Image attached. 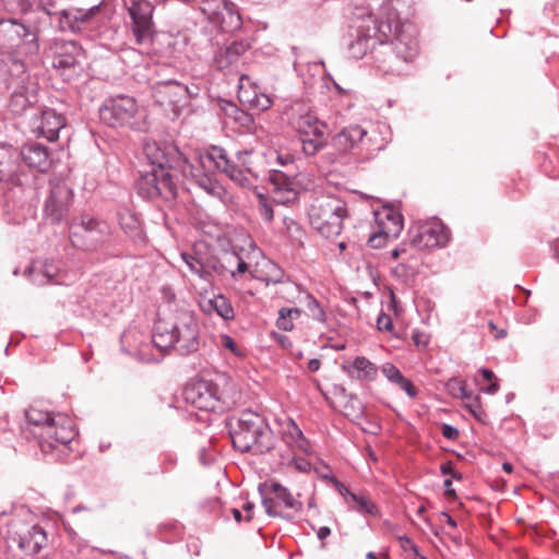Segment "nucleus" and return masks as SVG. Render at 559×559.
<instances>
[{
    "label": "nucleus",
    "mask_w": 559,
    "mask_h": 559,
    "mask_svg": "<svg viewBox=\"0 0 559 559\" xmlns=\"http://www.w3.org/2000/svg\"><path fill=\"white\" fill-rule=\"evenodd\" d=\"M390 41L395 59L412 61L418 53L417 28L402 22L396 12L386 11V21H379L367 9L356 8L346 43L350 58L361 59L377 44Z\"/></svg>",
    "instance_id": "nucleus-1"
},
{
    "label": "nucleus",
    "mask_w": 559,
    "mask_h": 559,
    "mask_svg": "<svg viewBox=\"0 0 559 559\" xmlns=\"http://www.w3.org/2000/svg\"><path fill=\"white\" fill-rule=\"evenodd\" d=\"M145 154L151 162V170L145 171L138 180L139 193L148 199L157 197L165 200L175 199L177 185L170 170L178 168L181 152L173 144L162 147L153 143L145 145Z\"/></svg>",
    "instance_id": "nucleus-2"
},
{
    "label": "nucleus",
    "mask_w": 559,
    "mask_h": 559,
    "mask_svg": "<svg viewBox=\"0 0 559 559\" xmlns=\"http://www.w3.org/2000/svg\"><path fill=\"white\" fill-rule=\"evenodd\" d=\"M199 324L190 310H178L170 320L158 319L154 324L153 343L160 350L176 349L180 355L198 350Z\"/></svg>",
    "instance_id": "nucleus-3"
},
{
    "label": "nucleus",
    "mask_w": 559,
    "mask_h": 559,
    "mask_svg": "<svg viewBox=\"0 0 559 559\" xmlns=\"http://www.w3.org/2000/svg\"><path fill=\"white\" fill-rule=\"evenodd\" d=\"M183 399L199 409L216 412L228 409L240 400L236 383L225 373L214 379H198L183 389Z\"/></svg>",
    "instance_id": "nucleus-4"
},
{
    "label": "nucleus",
    "mask_w": 559,
    "mask_h": 559,
    "mask_svg": "<svg viewBox=\"0 0 559 559\" xmlns=\"http://www.w3.org/2000/svg\"><path fill=\"white\" fill-rule=\"evenodd\" d=\"M27 429L38 440L44 453L58 445L69 444L76 436L72 420L63 415L52 417L41 409L29 407L25 412Z\"/></svg>",
    "instance_id": "nucleus-5"
},
{
    "label": "nucleus",
    "mask_w": 559,
    "mask_h": 559,
    "mask_svg": "<svg viewBox=\"0 0 559 559\" xmlns=\"http://www.w3.org/2000/svg\"><path fill=\"white\" fill-rule=\"evenodd\" d=\"M234 447L241 452L262 454L274 447L273 432L264 418L251 411H243L231 425Z\"/></svg>",
    "instance_id": "nucleus-6"
},
{
    "label": "nucleus",
    "mask_w": 559,
    "mask_h": 559,
    "mask_svg": "<svg viewBox=\"0 0 559 559\" xmlns=\"http://www.w3.org/2000/svg\"><path fill=\"white\" fill-rule=\"evenodd\" d=\"M385 140L376 130L368 131L359 124L343 128L331 140V146L341 155L353 154L369 159L385 147Z\"/></svg>",
    "instance_id": "nucleus-7"
},
{
    "label": "nucleus",
    "mask_w": 559,
    "mask_h": 559,
    "mask_svg": "<svg viewBox=\"0 0 559 559\" xmlns=\"http://www.w3.org/2000/svg\"><path fill=\"white\" fill-rule=\"evenodd\" d=\"M181 259L193 274L207 284L213 283L215 275L224 276L229 273L235 277L248 270V264L235 252H225L221 259L182 252Z\"/></svg>",
    "instance_id": "nucleus-8"
},
{
    "label": "nucleus",
    "mask_w": 559,
    "mask_h": 559,
    "mask_svg": "<svg viewBox=\"0 0 559 559\" xmlns=\"http://www.w3.org/2000/svg\"><path fill=\"white\" fill-rule=\"evenodd\" d=\"M289 123L299 132L302 151L313 156L326 144V124L320 121L301 102L292 104L285 111Z\"/></svg>",
    "instance_id": "nucleus-9"
},
{
    "label": "nucleus",
    "mask_w": 559,
    "mask_h": 559,
    "mask_svg": "<svg viewBox=\"0 0 559 559\" xmlns=\"http://www.w3.org/2000/svg\"><path fill=\"white\" fill-rule=\"evenodd\" d=\"M346 203L335 195L317 197L308 211L311 226L323 237H337L347 217Z\"/></svg>",
    "instance_id": "nucleus-10"
},
{
    "label": "nucleus",
    "mask_w": 559,
    "mask_h": 559,
    "mask_svg": "<svg viewBox=\"0 0 559 559\" xmlns=\"http://www.w3.org/2000/svg\"><path fill=\"white\" fill-rule=\"evenodd\" d=\"M0 182L7 185L21 199L35 197L33 176L20 171L19 153L7 144H0Z\"/></svg>",
    "instance_id": "nucleus-11"
},
{
    "label": "nucleus",
    "mask_w": 559,
    "mask_h": 559,
    "mask_svg": "<svg viewBox=\"0 0 559 559\" xmlns=\"http://www.w3.org/2000/svg\"><path fill=\"white\" fill-rule=\"evenodd\" d=\"M0 49L16 57L33 56L38 51L36 33L16 20H1Z\"/></svg>",
    "instance_id": "nucleus-12"
},
{
    "label": "nucleus",
    "mask_w": 559,
    "mask_h": 559,
    "mask_svg": "<svg viewBox=\"0 0 559 559\" xmlns=\"http://www.w3.org/2000/svg\"><path fill=\"white\" fill-rule=\"evenodd\" d=\"M124 5L132 21L131 31L136 45L152 44L155 36L154 5L150 0H124Z\"/></svg>",
    "instance_id": "nucleus-13"
},
{
    "label": "nucleus",
    "mask_w": 559,
    "mask_h": 559,
    "mask_svg": "<svg viewBox=\"0 0 559 559\" xmlns=\"http://www.w3.org/2000/svg\"><path fill=\"white\" fill-rule=\"evenodd\" d=\"M139 106L136 100L128 95H117L107 98L99 108L100 120L114 128L131 126Z\"/></svg>",
    "instance_id": "nucleus-14"
},
{
    "label": "nucleus",
    "mask_w": 559,
    "mask_h": 559,
    "mask_svg": "<svg viewBox=\"0 0 559 559\" xmlns=\"http://www.w3.org/2000/svg\"><path fill=\"white\" fill-rule=\"evenodd\" d=\"M109 233L105 222L88 215H82L79 221L70 224V239L75 247L93 249Z\"/></svg>",
    "instance_id": "nucleus-15"
},
{
    "label": "nucleus",
    "mask_w": 559,
    "mask_h": 559,
    "mask_svg": "<svg viewBox=\"0 0 559 559\" xmlns=\"http://www.w3.org/2000/svg\"><path fill=\"white\" fill-rule=\"evenodd\" d=\"M259 492L262 497V506L270 516L286 518L278 510L280 503L285 508L299 512L302 510V502L295 498L293 493L277 481L264 483L259 486Z\"/></svg>",
    "instance_id": "nucleus-16"
},
{
    "label": "nucleus",
    "mask_w": 559,
    "mask_h": 559,
    "mask_svg": "<svg viewBox=\"0 0 559 559\" xmlns=\"http://www.w3.org/2000/svg\"><path fill=\"white\" fill-rule=\"evenodd\" d=\"M73 200L72 189L58 179L50 181L49 194L44 204V214L51 223H60L69 214Z\"/></svg>",
    "instance_id": "nucleus-17"
},
{
    "label": "nucleus",
    "mask_w": 559,
    "mask_h": 559,
    "mask_svg": "<svg viewBox=\"0 0 559 559\" xmlns=\"http://www.w3.org/2000/svg\"><path fill=\"white\" fill-rule=\"evenodd\" d=\"M47 13L56 16L59 22V27L62 31L79 32L83 26L88 23L99 11V5H93L88 9H81L75 7L59 8L56 2H47Z\"/></svg>",
    "instance_id": "nucleus-18"
},
{
    "label": "nucleus",
    "mask_w": 559,
    "mask_h": 559,
    "mask_svg": "<svg viewBox=\"0 0 559 559\" xmlns=\"http://www.w3.org/2000/svg\"><path fill=\"white\" fill-rule=\"evenodd\" d=\"M250 46L247 39H239L218 47L214 51L212 66L224 74L236 73Z\"/></svg>",
    "instance_id": "nucleus-19"
},
{
    "label": "nucleus",
    "mask_w": 559,
    "mask_h": 559,
    "mask_svg": "<svg viewBox=\"0 0 559 559\" xmlns=\"http://www.w3.org/2000/svg\"><path fill=\"white\" fill-rule=\"evenodd\" d=\"M411 245L418 249L443 247L449 240V231L438 219L426 222L411 229Z\"/></svg>",
    "instance_id": "nucleus-20"
},
{
    "label": "nucleus",
    "mask_w": 559,
    "mask_h": 559,
    "mask_svg": "<svg viewBox=\"0 0 559 559\" xmlns=\"http://www.w3.org/2000/svg\"><path fill=\"white\" fill-rule=\"evenodd\" d=\"M178 168H180L183 176L191 178L206 193L221 198L225 192L223 186L211 174L200 167L199 164L190 163L182 154L181 158L178 159Z\"/></svg>",
    "instance_id": "nucleus-21"
},
{
    "label": "nucleus",
    "mask_w": 559,
    "mask_h": 559,
    "mask_svg": "<svg viewBox=\"0 0 559 559\" xmlns=\"http://www.w3.org/2000/svg\"><path fill=\"white\" fill-rule=\"evenodd\" d=\"M190 88L175 80L160 81L153 86V96L160 105L179 107L189 102Z\"/></svg>",
    "instance_id": "nucleus-22"
},
{
    "label": "nucleus",
    "mask_w": 559,
    "mask_h": 559,
    "mask_svg": "<svg viewBox=\"0 0 559 559\" xmlns=\"http://www.w3.org/2000/svg\"><path fill=\"white\" fill-rule=\"evenodd\" d=\"M66 126L62 115L52 109H45L32 120L33 132L37 136L46 138L52 142L58 139L59 131Z\"/></svg>",
    "instance_id": "nucleus-23"
},
{
    "label": "nucleus",
    "mask_w": 559,
    "mask_h": 559,
    "mask_svg": "<svg viewBox=\"0 0 559 559\" xmlns=\"http://www.w3.org/2000/svg\"><path fill=\"white\" fill-rule=\"evenodd\" d=\"M47 542L46 532L39 525H33L19 536L17 549L23 554L22 557L35 559L34 556L47 545Z\"/></svg>",
    "instance_id": "nucleus-24"
},
{
    "label": "nucleus",
    "mask_w": 559,
    "mask_h": 559,
    "mask_svg": "<svg viewBox=\"0 0 559 559\" xmlns=\"http://www.w3.org/2000/svg\"><path fill=\"white\" fill-rule=\"evenodd\" d=\"M52 66L58 70H68L74 68L82 53L81 47L72 40L56 41L53 47Z\"/></svg>",
    "instance_id": "nucleus-25"
},
{
    "label": "nucleus",
    "mask_w": 559,
    "mask_h": 559,
    "mask_svg": "<svg viewBox=\"0 0 559 559\" xmlns=\"http://www.w3.org/2000/svg\"><path fill=\"white\" fill-rule=\"evenodd\" d=\"M20 156L28 167L36 168L40 173L47 171L51 164L48 148L36 142L25 144L19 154Z\"/></svg>",
    "instance_id": "nucleus-26"
},
{
    "label": "nucleus",
    "mask_w": 559,
    "mask_h": 559,
    "mask_svg": "<svg viewBox=\"0 0 559 559\" xmlns=\"http://www.w3.org/2000/svg\"><path fill=\"white\" fill-rule=\"evenodd\" d=\"M282 439L293 451H298L304 454L311 453L309 440L304 436L302 431L293 419L287 420L282 432Z\"/></svg>",
    "instance_id": "nucleus-27"
},
{
    "label": "nucleus",
    "mask_w": 559,
    "mask_h": 559,
    "mask_svg": "<svg viewBox=\"0 0 559 559\" xmlns=\"http://www.w3.org/2000/svg\"><path fill=\"white\" fill-rule=\"evenodd\" d=\"M245 81H249V76L241 74L239 78V92L238 97L241 103L248 104L251 109L264 111L273 105L271 97L263 93H258L255 88L253 91L245 88Z\"/></svg>",
    "instance_id": "nucleus-28"
},
{
    "label": "nucleus",
    "mask_w": 559,
    "mask_h": 559,
    "mask_svg": "<svg viewBox=\"0 0 559 559\" xmlns=\"http://www.w3.org/2000/svg\"><path fill=\"white\" fill-rule=\"evenodd\" d=\"M274 186V201L281 204L292 202L297 198V190L294 181L282 171L272 175Z\"/></svg>",
    "instance_id": "nucleus-29"
},
{
    "label": "nucleus",
    "mask_w": 559,
    "mask_h": 559,
    "mask_svg": "<svg viewBox=\"0 0 559 559\" xmlns=\"http://www.w3.org/2000/svg\"><path fill=\"white\" fill-rule=\"evenodd\" d=\"M342 369L352 378L358 380H374L378 369L373 362L364 356H357L352 362L344 364Z\"/></svg>",
    "instance_id": "nucleus-30"
},
{
    "label": "nucleus",
    "mask_w": 559,
    "mask_h": 559,
    "mask_svg": "<svg viewBox=\"0 0 559 559\" xmlns=\"http://www.w3.org/2000/svg\"><path fill=\"white\" fill-rule=\"evenodd\" d=\"M338 404L344 416L359 420L365 416V405L355 394L347 393L344 388L338 390Z\"/></svg>",
    "instance_id": "nucleus-31"
},
{
    "label": "nucleus",
    "mask_w": 559,
    "mask_h": 559,
    "mask_svg": "<svg viewBox=\"0 0 559 559\" xmlns=\"http://www.w3.org/2000/svg\"><path fill=\"white\" fill-rule=\"evenodd\" d=\"M202 311L206 313L215 312L224 320H233L235 311L229 300L223 295H216L213 298H202L200 300Z\"/></svg>",
    "instance_id": "nucleus-32"
},
{
    "label": "nucleus",
    "mask_w": 559,
    "mask_h": 559,
    "mask_svg": "<svg viewBox=\"0 0 559 559\" xmlns=\"http://www.w3.org/2000/svg\"><path fill=\"white\" fill-rule=\"evenodd\" d=\"M242 21L240 13L237 10L235 3L229 1L224 10H221L217 14V21L213 22V25L218 27L223 32H234L241 27Z\"/></svg>",
    "instance_id": "nucleus-33"
},
{
    "label": "nucleus",
    "mask_w": 559,
    "mask_h": 559,
    "mask_svg": "<svg viewBox=\"0 0 559 559\" xmlns=\"http://www.w3.org/2000/svg\"><path fill=\"white\" fill-rule=\"evenodd\" d=\"M221 109L225 117L234 120L245 132H252L254 130L252 116L240 109L235 103L224 100L221 103Z\"/></svg>",
    "instance_id": "nucleus-34"
},
{
    "label": "nucleus",
    "mask_w": 559,
    "mask_h": 559,
    "mask_svg": "<svg viewBox=\"0 0 559 559\" xmlns=\"http://www.w3.org/2000/svg\"><path fill=\"white\" fill-rule=\"evenodd\" d=\"M197 162L204 170H209L212 166H215L223 171L233 160L228 158L223 147L213 146L206 154L200 155Z\"/></svg>",
    "instance_id": "nucleus-35"
},
{
    "label": "nucleus",
    "mask_w": 559,
    "mask_h": 559,
    "mask_svg": "<svg viewBox=\"0 0 559 559\" xmlns=\"http://www.w3.org/2000/svg\"><path fill=\"white\" fill-rule=\"evenodd\" d=\"M35 100L36 96L34 87H21V90L16 88L12 93L9 107L13 114L21 115Z\"/></svg>",
    "instance_id": "nucleus-36"
},
{
    "label": "nucleus",
    "mask_w": 559,
    "mask_h": 559,
    "mask_svg": "<svg viewBox=\"0 0 559 559\" xmlns=\"http://www.w3.org/2000/svg\"><path fill=\"white\" fill-rule=\"evenodd\" d=\"M380 227L384 235L394 239L399 237L403 229V217L400 213L389 212L385 215V221H381Z\"/></svg>",
    "instance_id": "nucleus-37"
},
{
    "label": "nucleus",
    "mask_w": 559,
    "mask_h": 559,
    "mask_svg": "<svg viewBox=\"0 0 559 559\" xmlns=\"http://www.w3.org/2000/svg\"><path fill=\"white\" fill-rule=\"evenodd\" d=\"M349 508L362 515H377L379 513L378 507L364 495H350Z\"/></svg>",
    "instance_id": "nucleus-38"
},
{
    "label": "nucleus",
    "mask_w": 559,
    "mask_h": 559,
    "mask_svg": "<svg viewBox=\"0 0 559 559\" xmlns=\"http://www.w3.org/2000/svg\"><path fill=\"white\" fill-rule=\"evenodd\" d=\"M119 224L124 233L131 237L141 235V223L139 217L129 210L119 213Z\"/></svg>",
    "instance_id": "nucleus-39"
},
{
    "label": "nucleus",
    "mask_w": 559,
    "mask_h": 559,
    "mask_svg": "<svg viewBox=\"0 0 559 559\" xmlns=\"http://www.w3.org/2000/svg\"><path fill=\"white\" fill-rule=\"evenodd\" d=\"M253 151H241L237 153V163L253 178H259L260 169L255 162Z\"/></svg>",
    "instance_id": "nucleus-40"
},
{
    "label": "nucleus",
    "mask_w": 559,
    "mask_h": 559,
    "mask_svg": "<svg viewBox=\"0 0 559 559\" xmlns=\"http://www.w3.org/2000/svg\"><path fill=\"white\" fill-rule=\"evenodd\" d=\"M301 304L306 305L308 309V316L320 323H324L326 321V314L320 302L309 293L301 295Z\"/></svg>",
    "instance_id": "nucleus-41"
},
{
    "label": "nucleus",
    "mask_w": 559,
    "mask_h": 559,
    "mask_svg": "<svg viewBox=\"0 0 559 559\" xmlns=\"http://www.w3.org/2000/svg\"><path fill=\"white\" fill-rule=\"evenodd\" d=\"M228 0H202L200 10L210 23L213 24L217 21V14L221 10H224Z\"/></svg>",
    "instance_id": "nucleus-42"
},
{
    "label": "nucleus",
    "mask_w": 559,
    "mask_h": 559,
    "mask_svg": "<svg viewBox=\"0 0 559 559\" xmlns=\"http://www.w3.org/2000/svg\"><path fill=\"white\" fill-rule=\"evenodd\" d=\"M222 173L242 187L250 185V175L238 163L231 162Z\"/></svg>",
    "instance_id": "nucleus-43"
},
{
    "label": "nucleus",
    "mask_w": 559,
    "mask_h": 559,
    "mask_svg": "<svg viewBox=\"0 0 559 559\" xmlns=\"http://www.w3.org/2000/svg\"><path fill=\"white\" fill-rule=\"evenodd\" d=\"M308 292L304 290L300 285L292 282H287L284 284L283 288L281 289L282 296L288 301V302H302L301 295H306Z\"/></svg>",
    "instance_id": "nucleus-44"
},
{
    "label": "nucleus",
    "mask_w": 559,
    "mask_h": 559,
    "mask_svg": "<svg viewBox=\"0 0 559 559\" xmlns=\"http://www.w3.org/2000/svg\"><path fill=\"white\" fill-rule=\"evenodd\" d=\"M445 388L448 392L454 397L465 400L472 396V393L467 391L466 382L456 378L449 379L445 383Z\"/></svg>",
    "instance_id": "nucleus-45"
},
{
    "label": "nucleus",
    "mask_w": 559,
    "mask_h": 559,
    "mask_svg": "<svg viewBox=\"0 0 559 559\" xmlns=\"http://www.w3.org/2000/svg\"><path fill=\"white\" fill-rule=\"evenodd\" d=\"M286 308L278 310V318L276 320V326L285 332H289L294 329V319L285 312Z\"/></svg>",
    "instance_id": "nucleus-46"
},
{
    "label": "nucleus",
    "mask_w": 559,
    "mask_h": 559,
    "mask_svg": "<svg viewBox=\"0 0 559 559\" xmlns=\"http://www.w3.org/2000/svg\"><path fill=\"white\" fill-rule=\"evenodd\" d=\"M382 372L388 380L396 384L404 378L401 371L392 364H384L382 366Z\"/></svg>",
    "instance_id": "nucleus-47"
},
{
    "label": "nucleus",
    "mask_w": 559,
    "mask_h": 559,
    "mask_svg": "<svg viewBox=\"0 0 559 559\" xmlns=\"http://www.w3.org/2000/svg\"><path fill=\"white\" fill-rule=\"evenodd\" d=\"M221 344L224 348L228 349L229 352H231L235 356H242L243 353L241 352V349L238 347L237 343L235 342V340L229 336V335H222L221 336Z\"/></svg>",
    "instance_id": "nucleus-48"
},
{
    "label": "nucleus",
    "mask_w": 559,
    "mask_h": 559,
    "mask_svg": "<svg viewBox=\"0 0 559 559\" xmlns=\"http://www.w3.org/2000/svg\"><path fill=\"white\" fill-rule=\"evenodd\" d=\"M390 237L384 235L382 233V228L380 227V230L379 233H376L373 235H371L368 239V243L372 247V248H381L385 245L386 240L389 239Z\"/></svg>",
    "instance_id": "nucleus-49"
},
{
    "label": "nucleus",
    "mask_w": 559,
    "mask_h": 559,
    "mask_svg": "<svg viewBox=\"0 0 559 559\" xmlns=\"http://www.w3.org/2000/svg\"><path fill=\"white\" fill-rule=\"evenodd\" d=\"M377 328L379 331H388L391 332L393 330V322L389 314L380 313L377 319Z\"/></svg>",
    "instance_id": "nucleus-50"
},
{
    "label": "nucleus",
    "mask_w": 559,
    "mask_h": 559,
    "mask_svg": "<svg viewBox=\"0 0 559 559\" xmlns=\"http://www.w3.org/2000/svg\"><path fill=\"white\" fill-rule=\"evenodd\" d=\"M260 215L265 222H271L273 219V207L265 199H262L260 202Z\"/></svg>",
    "instance_id": "nucleus-51"
},
{
    "label": "nucleus",
    "mask_w": 559,
    "mask_h": 559,
    "mask_svg": "<svg viewBox=\"0 0 559 559\" xmlns=\"http://www.w3.org/2000/svg\"><path fill=\"white\" fill-rule=\"evenodd\" d=\"M442 436L448 440H456L460 436L459 429L452 425L443 424L441 427Z\"/></svg>",
    "instance_id": "nucleus-52"
},
{
    "label": "nucleus",
    "mask_w": 559,
    "mask_h": 559,
    "mask_svg": "<svg viewBox=\"0 0 559 559\" xmlns=\"http://www.w3.org/2000/svg\"><path fill=\"white\" fill-rule=\"evenodd\" d=\"M402 390L406 392L409 397H415L417 392L413 383L405 377L397 383Z\"/></svg>",
    "instance_id": "nucleus-53"
},
{
    "label": "nucleus",
    "mask_w": 559,
    "mask_h": 559,
    "mask_svg": "<svg viewBox=\"0 0 559 559\" xmlns=\"http://www.w3.org/2000/svg\"><path fill=\"white\" fill-rule=\"evenodd\" d=\"M400 542H401V546L403 549H409L412 551H414L416 555L418 554V548L417 546L413 543V540L407 537L406 535H403V536H400L399 537Z\"/></svg>",
    "instance_id": "nucleus-54"
},
{
    "label": "nucleus",
    "mask_w": 559,
    "mask_h": 559,
    "mask_svg": "<svg viewBox=\"0 0 559 559\" xmlns=\"http://www.w3.org/2000/svg\"><path fill=\"white\" fill-rule=\"evenodd\" d=\"M335 487H336L338 493L342 497H344L346 503H349L350 495H355V493L352 492L347 487H345V485H343L338 480H335Z\"/></svg>",
    "instance_id": "nucleus-55"
},
{
    "label": "nucleus",
    "mask_w": 559,
    "mask_h": 559,
    "mask_svg": "<svg viewBox=\"0 0 559 559\" xmlns=\"http://www.w3.org/2000/svg\"><path fill=\"white\" fill-rule=\"evenodd\" d=\"M440 472H441L442 475H451L454 478H460L461 477L460 475H457L454 472V468H453V465H452L451 462H445V463L441 464Z\"/></svg>",
    "instance_id": "nucleus-56"
},
{
    "label": "nucleus",
    "mask_w": 559,
    "mask_h": 559,
    "mask_svg": "<svg viewBox=\"0 0 559 559\" xmlns=\"http://www.w3.org/2000/svg\"><path fill=\"white\" fill-rule=\"evenodd\" d=\"M57 274V269L52 264L44 265L43 275L47 278V283L52 281Z\"/></svg>",
    "instance_id": "nucleus-57"
},
{
    "label": "nucleus",
    "mask_w": 559,
    "mask_h": 559,
    "mask_svg": "<svg viewBox=\"0 0 559 559\" xmlns=\"http://www.w3.org/2000/svg\"><path fill=\"white\" fill-rule=\"evenodd\" d=\"M379 69L384 73H400L401 69L394 63V60H389L388 64L379 66Z\"/></svg>",
    "instance_id": "nucleus-58"
},
{
    "label": "nucleus",
    "mask_w": 559,
    "mask_h": 559,
    "mask_svg": "<svg viewBox=\"0 0 559 559\" xmlns=\"http://www.w3.org/2000/svg\"><path fill=\"white\" fill-rule=\"evenodd\" d=\"M295 467L300 472H308L310 469V463L306 460H293Z\"/></svg>",
    "instance_id": "nucleus-59"
},
{
    "label": "nucleus",
    "mask_w": 559,
    "mask_h": 559,
    "mask_svg": "<svg viewBox=\"0 0 559 559\" xmlns=\"http://www.w3.org/2000/svg\"><path fill=\"white\" fill-rule=\"evenodd\" d=\"M242 509L246 512V521H251L253 518L254 504L252 502H246L242 506Z\"/></svg>",
    "instance_id": "nucleus-60"
},
{
    "label": "nucleus",
    "mask_w": 559,
    "mask_h": 559,
    "mask_svg": "<svg viewBox=\"0 0 559 559\" xmlns=\"http://www.w3.org/2000/svg\"><path fill=\"white\" fill-rule=\"evenodd\" d=\"M330 534H331V530H330V527H328V526H321V527H319V528H318V531H317V536H318V538H319L320 540L325 539L326 537H329V536H330Z\"/></svg>",
    "instance_id": "nucleus-61"
},
{
    "label": "nucleus",
    "mask_w": 559,
    "mask_h": 559,
    "mask_svg": "<svg viewBox=\"0 0 559 559\" xmlns=\"http://www.w3.org/2000/svg\"><path fill=\"white\" fill-rule=\"evenodd\" d=\"M498 390H499V383L495 379L493 381H490V384L484 389V392H486L488 394H495L498 392Z\"/></svg>",
    "instance_id": "nucleus-62"
},
{
    "label": "nucleus",
    "mask_w": 559,
    "mask_h": 559,
    "mask_svg": "<svg viewBox=\"0 0 559 559\" xmlns=\"http://www.w3.org/2000/svg\"><path fill=\"white\" fill-rule=\"evenodd\" d=\"M479 372L481 373L483 378L486 381L490 382V381H493L496 379L495 373L490 369L481 368L479 370Z\"/></svg>",
    "instance_id": "nucleus-63"
},
{
    "label": "nucleus",
    "mask_w": 559,
    "mask_h": 559,
    "mask_svg": "<svg viewBox=\"0 0 559 559\" xmlns=\"http://www.w3.org/2000/svg\"><path fill=\"white\" fill-rule=\"evenodd\" d=\"M320 366H321V362L317 358L310 359L309 362H308V369L311 372L318 371L320 369Z\"/></svg>",
    "instance_id": "nucleus-64"
}]
</instances>
